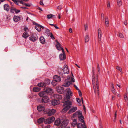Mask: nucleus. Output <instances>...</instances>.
Returning a JSON list of instances; mask_svg holds the SVG:
<instances>
[{
    "mask_svg": "<svg viewBox=\"0 0 128 128\" xmlns=\"http://www.w3.org/2000/svg\"><path fill=\"white\" fill-rule=\"evenodd\" d=\"M67 93L65 100H66L64 103V105L65 106V107L62 110V111H64L65 112L68 110L70 109L71 108L72 105V102L69 100L70 98L72 96V94L71 92L70 89L68 88L66 89Z\"/></svg>",
    "mask_w": 128,
    "mask_h": 128,
    "instance_id": "obj_1",
    "label": "nucleus"
},
{
    "mask_svg": "<svg viewBox=\"0 0 128 128\" xmlns=\"http://www.w3.org/2000/svg\"><path fill=\"white\" fill-rule=\"evenodd\" d=\"M92 80L93 87L94 92L97 93L99 92L98 78L97 74H96L95 72V68L94 67L92 68Z\"/></svg>",
    "mask_w": 128,
    "mask_h": 128,
    "instance_id": "obj_2",
    "label": "nucleus"
},
{
    "mask_svg": "<svg viewBox=\"0 0 128 128\" xmlns=\"http://www.w3.org/2000/svg\"><path fill=\"white\" fill-rule=\"evenodd\" d=\"M78 117V120L82 123L84 122V118L82 114V113L80 111H78L73 114V118Z\"/></svg>",
    "mask_w": 128,
    "mask_h": 128,
    "instance_id": "obj_3",
    "label": "nucleus"
},
{
    "mask_svg": "<svg viewBox=\"0 0 128 128\" xmlns=\"http://www.w3.org/2000/svg\"><path fill=\"white\" fill-rule=\"evenodd\" d=\"M74 80L73 78H70V77H68L65 80L62 86L65 87H67L69 86L72 82H74Z\"/></svg>",
    "mask_w": 128,
    "mask_h": 128,
    "instance_id": "obj_4",
    "label": "nucleus"
},
{
    "mask_svg": "<svg viewBox=\"0 0 128 128\" xmlns=\"http://www.w3.org/2000/svg\"><path fill=\"white\" fill-rule=\"evenodd\" d=\"M63 70L64 72L63 74L62 73L59 72L58 73L60 76L62 78H64V74H68L69 73V70L68 69V66L66 64H65L64 66Z\"/></svg>",
    "mask_w": 128,
    "mask_h": 128,
    "instance_id": "obj_5",
    "label": "nucleus"
},
{
    "mask_svg": "<svg viewBox=\"0 0 128 128\" xmlns=\"http://www.w3.org/2000/svg\"><path fill=\"white\" fill-rule=\"evenodd\" d=\"M55 120V118L54 117L52 116L46 120L44 121V123L45 124H50L53 122Z\"/></svg>",
    "mask_w": 128,
    "mask_h": 128,
    "instance_id": "obj_6",
    "label": "nucleus"
},
{
    "mask_svg": "<svg viewBox=\"0 0 128 128\" xmlns=\"http://www.w3.org/2000/svg\"><path fill=\"white\" fill-rule=\"evenodd\" d=\"M38 39V36L35 34H32L29 38V39L32 42H34Z\"/></svg>",
    "mask_w": 128,
    "mask_h": 128,
    "instance_id": "obj_7",
    "label": "nucleus"
},
{
    "mask_svg": "<svg viewBox=\"0 0 128 128\" xmlns=\"http://www.w3.org/2000/svg\"><path fill=\"white\" fill-rule=\"evenodd\" d=\"M56 46L57 49L59 50H61L62 51L64 50L63 48L61 47V45L59 42L57 40H56Z\"/></svg>",
    "mask_w": 128,
    "mask_h": 128,
    "instance_id": "obj_8",
    "label": "nucleus"
},
{
    "mask_svg": "<svg viewBox=\"0 0 128 128\" xmlns=\"http://www.w3.org/2000/svg\"><path fill=\"white\" fill-rule=\"evenodd\" d=\"M68 123V120H65L61 124V127L62 128H64Z\"/></svg>",
    "mask_w": 128,
    "mask_h": 128,
    "instance_id": "obj_9",
    "label": "nucleus"
},
{
    "mask_svg": "<svg viewBox=\"0 0 128 128\" xmlns=\"http://www.w3.org/2000/svg\"><path fill=\"white\" fill-rule=\"evenodd\" d=\"M62 54H60L59 55V58L60 60H63L66 58V56L64 50L62 51Z\"/></svg>",
    "mask_w": 128,
    "mask_h": 128,
    "instance_id": "obj_10",
    "label": "nucleus"
},
{
    "mask_svg": "<svg viewBox=\"0 0 128 128\" xmlns=\"http://www.w3.org/2000/svg\"><path fill=\"white\" fill-rule=\"evenodd\" d=\"M44 90L46 92L49 94H51L53 92L52 89L50 88H45Z\"/></svg>",
    "mask_w": 128,
    "mask_h": 128,
    "instance_id": "obj_11",
    "label": "nucleus"
},
{
    "mask_svg": "<svg viewBox=\"0 0 128 128\" xmlns=\"http://www.w3.org/2000/svg\"><path fill=\"white\" fill-rule=\"evenodd\" d=\"M22 17V16H14L13 18V20L14 22H17L19 21Z\"/></svg>",
    "mask_w": 128,
    "mask_h": 128,
    "instance_id": "obj_12",
    "label": "nucleus"
},
{
    "mask_svg": "<svg viewBox=\"0 0 128 128\" xmlns=\"http://www.w3.org/2000/svg\"><path fill=\"white\" fill-rule=\"evenodd\" d=\"M82 123L78 124H77V126L78 128H87V127L85 124V123Z\"/></svg>",
    "mask_w": 128,
    "mask_h": 128,
    "instance_id": "obj_13",
    "label": "nucleus"
},
{
    "mask_svg": "<svg viewBox=\"0 0 128 128\" xmlns=\"http://www.w3.org/2000/svg\"><path fill=\"white\" fill-rule=\"evenodd\" d=\"M56 89L58 92L60 94H61L64 91V88L60 86L56 87Z\"/></svg>",
    "mask_w": 128,
    "mask_h": 128,
    "instance_id": "obj_14",
    "label": "nucleus"
},
{
    "mask_svg": "<svg viewBox=\"0 0 128 128\" xmlns=\"http://www.w3.org/2000/svg\"><path fill=\"white\" fill-rule=\"evenodd\" d=\"M56 110L54 109H52L48 112V116H50L54 114L56 112Z\"/></svg>",
    "mask_w": 128,
    "mask_h": 128,
    "instance_id": "obj_15",
    "label": "nucleus"
},
{
    "mask_svg": "<svg viewBox=\"0 0 128 128\" xmlns=\"http://www.w3.org/2000/svg\"><path fill=\"white\" fill-rule=\"evenodd\" d=\"M42 102L46 103L49 101V98L48 96H46L42 98Z\"/></svg>",
    "mask_w": 128,
    "mask_h": 128,
    "instance_id": "obj_16",
    "label": "nucleus"
},
{
    "mask_svg": "<svg viewBox=\"0 0 128 128\" xmlns=\"http://www.w3.org/2000/svg\"><path fill=\"white\" fill-rule=\"evenodd\" d=\"M77 108L76 107H74L72 108L68 112V114H70L74 112L77 110Z\"/></svg>",
    "mask_w": 128,
    "mask_h": 128,
    "instance_id": "obj_17",
    "label": "nucleus"
},
{
    "mask_svg": "<svg viewBox=\"0 0 128 128\" xmlns=\"http://www.w3.org/2000/svg\"><path fill=\"white\" fill-rule=\"evenodd\" d=\"M71 119L73 121V122L72 123V125L74 126L77 124L76 119L75 118H73V116L71 117Z\"/></svg>",
    "mask_w": 128,
    "mask_h": 128,
    "instance_id": "obj_18",
    "label": "nucleus"
},
{
    "mask_svg": "<svg viewBox=\"0 0 128 128\" xmlns=\"http://www.w3.org/2000/svg\"><path fill=\"white\" fill-rule=\"evenodd\" d=\"M54 80L57 82H59L60 81V76L55 75L54 77Z\"/></svg>",
    "mask_w": 128,
    "mask_h": 128,
    "instance_id": "obj_19",
    "label": "nucleus"
},
{
    "mask_svg": "<svg viewBox=\"0 0 128 128\" xmlns=\"http://www.w3.org/2000/svg\"><path fill=\"white\" fill-rule=\"evenodd\" d=\"M12 1H13L14 3L17 5H18V3L19 2L21 4H22L23 3V1L22 0H12Z\"/></svg>",
    "mask_w": 128,
    "mask_h": 128,
    "instance_id": "obj_20",
    "label": "nucleus"
},
{
    "mask_svg": "<svg viewBox=\"0 0 128 128\" xmlns=\"http://www.w3.org/2000/svg\"><path fill=\"white\" fill-rule=\"evenodd\" d=\"M98 36L99 38V40L100 41L101 38L102 37V32L100 28H98Z\"/></svg>",
    "mask_w": 128,
    "mask_h": 128,
    "instance_id": "obj_21",
    "label": "nucleus"
},
{
    "mask_svg": "<svg viewBox=\"0 0 128 128\" xmlns=\"http://www.w3.org/2000/svg\"><path fill=\"white\" fill-rule=\"evenodd\" d=\"M54 97L55 98L58 100H61L62 98V96L60 94H54Z\"/></svg>",
    "mask_w": 128,
    "mask_h": 128,
    "instance_id": "obj_22",
    "label": "nucleus"
},
{
    "mask_svg": "<svg viewBox=\"0 0 128 128\" xmlns=\"http://www.w3.org/2000/svg\"><path fill=\"white\" fill-rule=\"evenodd\" d=\"M61 122L60 119L58 118L55 121L54 124L55 125L58 126L60 124Z\"/></svg>",
    "mask_w": 128,
    "mask_h": 128,
    "instance_id": "obj_23",
    "label": "nucleus"
},
{
    "mask_svg": "<svg viewBox=\"0 0 128 128\" xmlns=\"http://www.w3.org/2000/svg\"><path fill=\"white\" fill-rule=\"evenodd\" d=\"M59 104V102L58 101L56 100H54L52 101V105L54 106H56Z\"/></svg>",
    "mask_w": 128,
    "mask_h": 128,
    "instance_id": "obj_24",
    "label": "nucleus"
},
{
    "mask_svg": "<svg viewBox=\"0 0 128 128\" xmlns=\"http://www.w3.org/2000/svg\"><path fill=\"white\" fill-rule=\"evenodd\" d=\"M105 24L106 27H108V26L109 22L108 19V17H106L105 18Z\"/></svg>",
    "mask_w": 128,
    "mask_h": 128,
    "instance_id": "obj_25",
    "label": "nucleus"
},
{
    "mask_svg": "<svg viewBox=\"0 0 128 128\" xmlns=\"http://www.w3.org/2000/svg\"><path fill=\"white\" fill-rule=\"evenodd\" d=\"M38 95L40 96L41 97H43L46 96V94H45L44 91V92H40L38 94Z\"/></svg>",
    "mask_w": 128,
    "mask_h": 128,
    "instance_id": "obj_26",
    "label": "nucleus"
},
{
    "mask_svg": "<svg viewBox=\"0 0 128 128\" xmlns=\"http://www.w3.org/2000/svg\"><path fill=\"white\" fill-rule=\"evenodd\" d=\"M4 8L5 10L7 11H8L10 9V7L7 4H5L4 5Z\"/></svg>",
    "mask_w": 128,
    "mask_h": 128,
    "instance_id": "obj_27",
    "label": "nucleus"
},
{
    "mask_svg": "<svg viewBox=\"0 0 128 128\" xmlns=\"http://www.w3.org/2000/svg\"><path fill=\"white\" fill-rule=\"evenodd\" d=\"M44 107L42 106H38L37 110L39 112H40L44 110Z\"/></svg>",
    "mask_w": 128,
    "mask_h": 128,
    "instance_id": "obj_28",
    "label": "nucleus"
},
{
    "mask_svg": "<svg viewBox=\"0 0 128 128\" xmlns=\"http://www.w3.org/2000/svg\"><path fill=\"white\" fill-rule=\"evenodd\" d=\"M29 36V34L27 32H24L22 36L24 38H26Z\"/></svg>",
    "mask_w": 128,
    "mask_h": 128,
    "instance_id": "obj_29",
    "label": "nucleus"
},
{
    "mask_svg": "<svg viewBox=\"0 0 128 128\" xmlns=\"http://www.w3.org/2000/svg\"><path fill=\"white\" fill-rule=\"evenodd\" d=\"M40 42L42 44H44L45 43V39L42 36L40 37Z\"/></svg>",
    "mask_w": 128,
    "mask_h": 128,
    "instance_id": "obj_30",
    "label": "nucleus"
},
{
    "mask_svg": "<svg viewBox=\"0 0 128 128\" xmlns=\"http://www.w3.org/2000/svg\"><path fill=\"white\" fill-rule=\"evenodd\" d=\"M35 28L38 31H40L41 30V28H40V25L39 24H36L35 26Z\"/></svg>",
    "mask_w": 128,
    "mask_h": 128,
    "instance_id": "obj_31",
    "label": "nucleus"
},
{
    "mask_svg": "<svg viewBox=\"0 0 128 128\" xmlns=\"http://www.w3.org/2000/svg\"><path fill=\"white\" fill-rule=\"evenodd\" d=\"M45 120H44V118H41L38 120V123L41 124L44 122V121Z\"/></svg>",
    "mask_w": 128,
    "mask_h": 128,
    "instance_id": "obj_32",
    "label": "nucleus"
},
{
    "mask_svg": "<svg viewBox=\"0 0 128 128\" xmlns=\"http://www.w3.org/2000/svg\"><path fill=\"white\" fill-rule=\"evenodd\" d=\"M84 39L85 40V42L86 43L88 42L90 38L88 35V34H86V35Z\"/></svg>",
    "mask_w": 128,
    "mask_h": 128,
    "instance_id": "obj_33",
    "label": "nucleus"
},
{
    "mask_svg": "<svg viewBox=\"0 0 128 128\" xmlns=\"http://www.w3.org/2000/svg\"><path fill=\"white\" fill-rule=\"evenodd\" d=\"M112 88H111V90L112 92L114 94H116V90L114 88V84H112Z\"/></svg>",
    "mask_w": 128,
    "mask_h": 128,
    "instance_id": "obj_34",
    "label": "nucleus"
},
{
    "mask_svg": "<svg viewBox=\"0 0 128 128\" xmlns=\"http://www.w3.org/2000/svg\"><path fill=\"white\" fill-rule=\"evenodd\" d=\"M38 86L41 87H43L46 86L44 82H40L38 83Z\"/></svg>",
    "mask_w": 128,
    "mask_h": 128,
    "instance_id": "obj_35",
    "label": "nucleus"
},
{
    "mask_svg": "<svg viewBox=\"0 0 128 128\" xmlns=\"http://www.w3.org/2000/svg\"><path fill=\"white\" fill-rule=\"evenodd\" d=\"M40 88L38 87L34 88L33 90L34 92H37L39 91L40 90Z\"/></svg>",
    "mask_w": 128,
    "mask_h": 128,
    "instance_id": "obj_36",
    "label": "nucleus"
},
{
    "mask_svg": "<svg viewBox=\"0 0 128 128\" xmlns=\"http://www.w3.org/2000/svg\"><path fill=\"white\" fill-rule=\"evenodd\" d=\"M117 2L118 6H120L122 5V4L121 0H117Z\"/></svg>",
    "mask_w": 128,
    "mask_h": 128,
    "instance_id": "obj_37",
    "label": "nucleus"
},
{
    "mask_svg": "<svg viewBox=\"0 0 128 128\" xmlns=\"http://www.w3.org/2000/svg\"><path fill=\"white\" fill-rule=\"evenodd\" d=\"M58 82L54 80L52 81V84L54 86L57 84Z\"/></svg>",
    "mask_w": 128,
    "mask_h": 128,
    "instance_id": "obj_38",
    "label": "nucleus"
},
{
    "mask_svg": "<svg viewBox=\"0 0 128 128\" xmlns=\"http://www.w3.org/2000/svg\"><path fill=\"white\" fill-rule=\"evenodd\" d=\"M16 8H14L13 7H11L10 10V12L12 13H14L15 12Z\"/></svg>",
    "mask_w": 128,
    "mask_h": 128,
    "instance_id": "obj_39",
    "label": "nucleus"
},
{
    "mask_svg": "<svg viewBox=\"0 0 128 128\" xmlns=\"http://www.w3.org/2000/svg\"><path fill=\"white\" fill-rule=\"evenodd\" d=\"M54 16V15L51 14H49L47 16V18L48 19L51 18L53 17Z\"/></svg>",
    "mask_w": 128,
    "mask_h": 128,
    "instance_id": "obj_40",
    "label": "nucleus"
},
{
    "mask_svg": "<svg viewBox=\"0 0 128 128\" xmlns=\"http://www.w3.org/2000/svg\"><path fill=\"white\" fill-rule=\"evenodd\" d=\"M46 33L48 35V36H50V34H51V33L50 32V30L48 29H46Z\"/></svg>",
    "mask_w": 128,
    "mask_h": 128,
    "instance_id": "obj_41",
    "label": "nucleus"
},
{
    "mask_svg": "<svg viewBox=\"0 0 128 128\" xmlns=\"http://www.w3.org/2000/svg\"><path fill=\"white\" fill-rule=\"evenodd\" d=\"M116 69L120 71V72H122V69L120 67L118 66H117L116 67Z\"/></svg>",
    "mask_w": 128,
    "mask_h": 128,
    "instance_id": "obj_42",
    "label": "nucleus"
},
{
    "mask_svg": "<svg viewBox=\"0 0 128 128\" xmlns=\"http://www.w3.org/2000/svg\"><path fill=\"white\" fill-rule=\"evenodd\" d=\"M118 36L121 38H124V36L123 34H122L119 33V35Z\"/></svg>",
    "mask_w": 128,
    "mask_h": 128,
    "instance_id": "obj_43",
    "label": "nucleus"
},
{
    "mask_svg": "<svg viewBox=\"0 0 128 128\" xmlns=\"http://www.w3.org/2000/svg\"><path fill=\"white\" fill-rule=\"evenodd\" d=\"M23 5H24L26 6L30 7V5L29 4H27L25 3H24L23 2V3L22 4Z\"/></svg>",
    "mask_w": 128,
    "mask_h": 128,
    "instance_id": "obj_44",
    "label": "nucleus"
},
{
    "mask_svg": "<svg viewBox=\"0 0 128 128\" xmlns=\"http://www.w3.org/2000/svg\"><path fill=\"white\" fill-rule=\"evenodd\" d=\"M24 30L25 32H29V30L28 28L27 27H25L24 29Z\"/></svg>",
    "mask_w": 128,
    "mask_h": 128,
    "instance_id": "obj_45",
    "label": "nucleus"
},
{
    "mask_svg": "<svg viewBox=\"0 0 128 128\" xmlns=\"http://www.w3.org/2000/svg\"><path fill=\"white\" fill-rule=\"evenodd\" d=\"M50 36V38L52 39L53 40L55 39L52 33H51V34H50V36Z\"/></svg>",
    "mask_w": 128,
    "mask_h": 128,
    "instance_id": "obj_46",
    "label": "nucleus"
},
{
    "mask_svg": "<svg viewBox=\"0 0 128 128\" xmlns=\"http://www.w3.org/2000/svg\"><path fill=\"white\" fill-rule=\"evenodd\" d=\"M76 100L78 103H80L81 102V100L79 98H76Z\"/></svg>",
    "mask_w": 128,
    "mask_h": 128,
    "instance_id": "obj_47",
    "label": "nucleus"
},
{
    "mask_svg": "<svg viewBox=\"0 0 128 128\" xmlns=\"http://www.w3.org/2000/svg\"><path fill=\"white\" fill-rule=\"evenodd\" d=\"M15 12L16 13H19L20 12V10H17L16 8V10H15Z\"/></svg>",
    "mask_w": 128,
    "mask_h": 128,
    "instance_id": "obj_48",
    "label": "nucleus"
},
{
    "mask_svg": "<svg viewBox=\"0 0 128 128\" xmlns=\"http://www.w3.org/2000/svg\"><path fill=\"white\" fill-rule=\"evenodd\" d=\"M78 94H79V96H82V94L81 91L80 90H79L78 91Z\"/></svg>",
    "mask_w": 128,
    "mask_h": 128,
    "instance_id": "obj_49",
    "label": "nucleus"
},
{
    "mask_svg": "<svg viewBox=\"0 0 128 128\" xmlns=\"http://www.w3.org/2000/svg\"><path fill=\"white\" fill-rule=\"evenodd\" d=\"M84 27H85V30H87L88 29V26L87 25H85L84 26Z\"/></svg>",
    "mask_w": 128,
    "mask_h": 128,
    "instance_id": "obj_50",
    "label": "nucleus"
},
{
    "mask_svg": "<svg viewBox=\"0 0 128 128\" xmlns=\"http://www.w3.org/2000/svg\"><path fill=\"white\" fill-rule=\"evenodd\" d=\"M110 7V2H108L107 5V8H109Z\"/></svg>",
    "mask_w": 128,
    "mask_h": 128,
    "instance_id": "obj_51",
    "label": "nucleus"
},
{
    "mask_svg": "<svg viewBox=\"0 0 128 128\" xmlns=\"http://www.w3.org/2000/svg\"><path fill=\"white\" fill-rule=\"evenodd\" d=\"M124 23L125 26H126L127 25V20H125L124 22Z\"/></svg>",
    "mask_w": 128,
    "mask_h": 128,
    "instance_id": "obj_52",
    "label": "nucleus"
},
{
    "mask_svg": "<svg viewBox=\"0 0 128 128\" xmlns=\"http://www.w3.org/2000/svg\"><path fill=\"white\" fill-rule=\"evenodd\" d=\"M116 112H115V117H114V121H115V120H116Z\"/></svg>",
    "mask_w": 128,
    "mask_h": 128,
    "instance_id": "obj_53",
    "label": "nucleus"
},
{
    "mask_svg": "<svg viewBox=\"0 0 128 128\" xmlns=\"http://www.w3.org/2000/svg\"><path fill=\"white\" fill-rule=\"evenodd\" d=\"M124 98L126 102L128 100V98L127 96H124Z\"/></svg>",
    "mask_w": 128,
    "mask_h": 128,
    "instance_id": "obj_54",
    "label": "nucleus"
},
{
    "mask_svg": "<svg viewBox=\"0 0 128 128\" xmlns=\"http://www.w3.org/2000/svg\"><path fill=\"white\" fill-rule=\"evenodd\" d=\"M97 68H98V72H99V71H100V67H99V64H97Z\"/></svg>",
    "mask_w": 128,
    "mask_h": 128,
    "instance_id": "obj_55",
    "label": "nucleus"
},
{
    "mask_svg": "<svg viewBox=\"0 0 128 128\" xmlns=\"http://www.w3.org/2000/svg\"><path fill=\"white\" fill-rule=\"evenodd\" d=\"M74 87H75V88H76V89L79 91V90H80L79 89H78V87L75 85H74Z\"/></svg>",
    "mask_w": 128,
    "mask_h": 128,
    "instance_id": "obj_56",
    "label": "nucleus"
},
{
    "mask_svg": "<svg viewBox=\"0 0 128 128\" xmlns=\"http://www.w3.org/2000/svg\"><path fill=\"white\" fill-rule=\"evenodd\" d=\"M57 8L59 10H60L62 8V6H59Z\"/></svg>",
    "mask_w": 128,
    "mask_h": 128,
    "instance_id": "obj_57",
    "label": "nucleus"
},
{
    "mask_svg": "<svg viewBox=\"0 0 128 128\" xmlns=\"http://www.w3.org/2000/svg\"><path fill=\"white\" fill-rule=\"evenodd\" d=\"M47 81L48 82L46 84H49L50 83V80H47Z\"/></svg>",
    "mask_w": 128,
    "mask_h": 128,
    "instance_id": "obj_58",
    "label": "nucleus"
},
{
    "mask_svg": "<svg viewBox=\"0 0 128 128\" xmlns=\"http://www.w3.org/2000/svg\"><path fill=\"white\" fill-rule=\"evenodd\" d=\"M20 8L22 9H28V8L26 7H21Z\"/></svg>",
    "mask_w": 128,
    "mask_h": 128,
    "instance_id": "obj_59",
    "label": "nucleus"
},
{
    "mask_svg": "<svg viewBox=\"0 0 128 128\" xmlns=\"http://www.w3.org/2000/svg\"><path fill=\"white\" fill-rule=\"evenodd\" d=\"M69 31L70 33L72 32V29L71 28H70L69 29Z\"/></svg>",
    "mask_w": 128,
    "mask_h": 128,
    "instance_id": "obj_60",
    "label": "nucleus"
},
{
    "mask_svg": "<svg viewBox=\"0 0 128 128\" xmlns=\"http://www.w3.org/2000/svg\"><path fill=\"white\" fill-rule=\"evenodd\" d=\"M40 5L43 6L44 5V4L43 3V2H40Z\"/></svg>",
    "mask_w": 128,
    "mask_h": 128,
    "instance_id": "obj_61",
    "label": "nucleus"
},
{
    "mask_svg": "<svg viewBox=\"0 0 128 128\" xmlns=\"http://www.w3.org/2000/svg\"><path fill=\"white\" fill-rule=\"evenodd\" d=\"M54 26V27L56 28V29H59V28L58 27V26H56L55 25V26Z\"/></svg>",
    "mask_w": 128,
    "mask_h": 128,
    "instance_id": "obj_62",
    "label": "nucleus"
},
{
    "mask_svg": "<svg viewBox=\"0 0 128 128\" xmlns=\"http://www.w3.org/2000/svg\"><path fill=\"white\" fill-rule=\"evenodd\" d=\"M114 98H115V96H112V100H114Z\"/></svg>",
    "mask_w": 128,
    "mask_h": 128,
    "instance_id": "obj_63",
    "label": "nucleus"
},
{
    "mask_svg": "<svg viewBox=\"0 0 128 128\" xmlns=\"http://www.w3.org/2000/svg\"><path fill=\"white\" fill-rule=\"evenodd\" d=\"M45 128H50V126H46L45 127Z\"/></svg>",
    "mask_w": 128,
    "mask_h": 128,
    "instance_id": "obj_64",
    "label": "nucleus"
}]
</instances>
